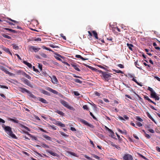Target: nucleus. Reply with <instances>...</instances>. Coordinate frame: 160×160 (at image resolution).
<instances>
[{"instance_id": "f257e3e1", "label": "nucleus", "mask_w": 160, "mask_h": 160, "mask_svg": "<svg viewBox=\"0 0 160 160\" xmlns=\"http://www.w3.org/2000/svg\"><path fill=\"white\" fill-rule=\"evenodd\" d=\"M4 130L8 134L13 138H16V137L15 135L13 133L12 130L11 128L8 126H5L4 128Z\"/></svg>"}, {"instance_id": "f03ea898", "label": "nucleus", "mask_w": 160, "mask_h": 160, "mask_svg": "<svg viewBox=\"0 0 160 160\" xmlns=\"http://www.w3.org/2000/svg\"><path fill=\"white\" fill-rule=\"evenodd\" d=\"M100 73H101L102 76L106 81H108V78H111L112 74L107 72H103L101 70L99 71Z\"/></svg>"}, {"instance_id": "7ed1b4c3", "label": "nucleus", "mask_w": 160, "mask_h": 160, "mask_svg": "<svg viewBox=\"0 0 160 160\" xmlns=\"http://www.w3.org/2000/svg\"><path fill=\"white\" fill-rule=\"evenodd\" d=\"M60 102L62 105H63L65 107L73 111L75 110V109L73 107L69 106L68 104V103L64 100H61Z\"/></svg>"}, {"instance_id": "20e7f679", "label": "nucleus", "mask_w": 160, "mask_h": 160, "mask_svg": "<svg viewBox=\"0 0 160 160\" xmlns=\"http://www.w3.org/2000/svg\"><path fill=\"white\" fill-rule=\"evenodd\" d=\"M21 80L25 84L27 85L29 87L31 88H32L33 87L32 85L31 84L30 82L27 79L24 78H22Z\"/></svg>"}, {"instance_id": "39448f33", "label": "nucleus", "mask_w": 160, "mask_h": 160, "mask_svg": "<svg viewBox=\"0 0 160 160\" xmlns=\"http://www.w3.org/2000/svg\"><path fill=\"white\" fill-rule=\"evenodd\" d=\"M10 120L11 121L17 123H19L20 125L21 126V127L24 128L27 130H28V128L25 126H24L20 123H19V121L17 119H15L12 118H10Z\"/></svg>"}, {"instance_id": "423d86ee", "label": "nucleus", "mask_w": 160, "mask_h": 160, "mask_svg": "<svg viewBox=\"0 0 160 160\" xmlns=\"http://www.w3.org/2000/svg\"><path fill=\"white\" fill-rule=\"evenodd\" d=\"M46 89L48 91H49L55 94L59 95L60 94V93H59L57 91L53 90L49 87H47Z\"/></svg>"}, {"instance_id": "0eeeda50", "label": "nucleus", "mask_w": 160, "mask_h": 160, "mask_svg": "<svg viewBox=\"0 0 160 160\" xmlns=\"http://www.w3.org/2000/svg\"><path fill=\"white\" fill-rule=\"evenodd\" d=\"M151 96L152 98H155L156 100H158L159 99V97L157 95L154 91L151 93Z\"/></svg>"}, {"instance_id": "6e6552de", "label": "nucleus", "mask_w": 160, "mask_h": 160, "mask_svg": "<svg viewBox=\"0 0 160 160\" xmlns=\"http://www.w3.org/2000/svg\"><path fill=\"white\" fill-rule=\"evenodd\" d=\"M80 121L85 125H87L91 128H93V126L92 125L89 123L87 121L84 119H81L80 120Z\"/></svg>"}, {"instance_id": "1a4fd4ad", "label": "nucleus", "mask_w": 160, "mask_h": 160, "mask_svg": "<svg viewBox=\"0 0 160 160\" xmlns=\"http://www.w3.org/2000/svg\"><path fill=\"white\" fill-rule=\"evenodd\" d=\"M46 151L48 153H49L51 155L53 156L56 157H58L59 156V155L57 153L54 152L51 150H46Z\"/></svg>"}, {"instance_id": "9d476101", "label": "nucleus", "mask_w": 160, "mask_h": 160, "mask_svg": "<svg viewBox=\"0 0 160 160\" xmlns=\"http://www.w3.org/2000/svg\"><path fill=\"white\" fill-rule=\"evenodd\" d=\"M123 159L125 160H132L133 159L132 156L129 154L125 155L123 157Z\"/></svg>"}, {"instance_id": "9b49d317", "label": "nucleus", "mask_w": 160, "mask_h": 160, "mask_svg": "<svg viewBox=\"0 0 160 160\" xmlns=\"http://www.w3.org/2000/svg\"><path fill=\"white\" fill-rule=\"evenodd\" d=\"M19 90L22 92V93L27 92L28 93L30 94L31 92L27 90L25 88H22L21 87H19Z\"/></svg>"}, {"instance_id": "f8f14e48", "label": "nucleus", "mask_w": 160, "mask_h": 160, "mask_svg": "<svg viewBox=\"0 0 160 160\" xmlns=\"http://www.w3.org/2000/svg\"><path fill=\"white\" fill-rule=\"evenodd\" d=\"M29 49L31 51V50H32L35 52H38L40 49V48H36L34 46H31L29 47Z\"/></svg>"}, {"instance_id": "ddd939ff", "label": "nucleus", "mask_w": 160, "mask_h": 160, "mask_svg": "<svg viewBox=\"0 0 160 160\" xmlns=\"http://www.w3.org/2000/svg\"><path fill=\"white\" fill-rule=\"evenodd\" d=\"M2 70H3L4 72L7 74L9 75L10 76H12L13 74L10 72H9L8 70L4 67H3L2 69Z\"/></svg>"}, {"instance_id": "4468645a", "label": "nucleus", "mask_w": 160, "mask_h": 160, "mask_svg": "<svg viewBox=\"0 0 160 160\" xmlns=\"http://www.w3.org/2000/svg\"><path fill=\"white\" fill-rule=\"evenodd\" d=\"M52 82L54 84H57L58 81L55 76H53L52 78Z\"/></svg>"}, {"instance_id": "2eb2a0df", "label": "nucleus", "mask_w": 160, "mask_h": 160, "mask_svg": "<svg viewBox=\"0 0 160 160\" xmlns=\"http://www.w3.org/2000/svg\"><path fill=\"white\" fill-rule=\"evenodd\" d=\"M71 66L74 68V69L78 71H80V70L79 68L76 63H74L71 64Z\"/></svg>"}, {"instance_id": "dca6fc26", "label": "nucleus", "mask_w": 160, "mask_h": 160, "mask_svg": "<svg viewBox=\"0 0 160 160\" xmlns=\"http://www.w3.org/2000/svg\"><path fill=\"white\" fill-rule=\"evenodd\" d=\"M55 124L62 127H65V125L62 123L61 122L58 121H56Z\"/></svg>"}, {"instance_id": "f3484780", "label": "nucleus", "mask_w": 160, "mask_h": 160, "mask_svg": "<svg viewBox=\"0 0 160 160\" xmlns=\"http://www.w3.org/2000/svg\"><path fill=\"white\" fill-rule=\"evenodd\" d=\"M2 49L6 52L7 53L10 54L11 56H12V54L11 53L9 49L8 48H7L6 47H3L2 48Z\"/></svg>"}, {"instance_id": "a211bd4d", "label": "nucleus", "mask_w": 160, "mask_h": 160, "mask_svg": "<svg viewBox=\"0 0 160 160\" xmlns=\"http://www.w3.org/2000/svg\"><path fill=\"white\" fill-rule=\"evenodd\" d=\"M38 100L39 101L41 102L44 103H47V101L44 99L42 98H38Z\"/></svg>"}, {"instance_id": "6ab92c4d", "label": "nucleus", "mask_w": 160, "mask_h": 160, "mask_svg": "<svg viewBox=\"0 0 160 160\" xmlns=\"http://www.w3.org/2000/svg\"><path fill=\"white\" fill-rule=\"evenodd\" d=\"M42 136L43 138L46 139L47 140H49V141H51V140H52L51 138L49 136L46 135H45V134L43 135Z\"/></svg>"}, {"instance_id": "aec40b11", "label": "nucleus", "mask_w": 160, "mask_h": 160, "mask_svg": "<svg viewBox=\"0 0 160 160\" xmlns=\"http://www.w3.org/2000/svg\"><path fill=\"white\" fill-rule=\"evenodd\" d=\"M23 62L27 66H28L29 68H32V65L31 63L25 61H23Z\"/></svg>"}, {"instance_id": "412c9836", "label": "nucleus", "mask_w": 160, "mask_h": 160, "mask_svg": "<svg viewBox=\"0 0 160 160\" xmlns=\"http://www.w3.org/2000/svg\"><path fill=\"white\" fill-rule=\"evenodd\" d=\"M75 57L78 58H80L83 61H84L85 60H88V59L84 58L82 56H81L80 55H76Z\"/></svg>"}, {"instance_id": "4be33fe9", "label": "nucleus", "mask_w": 160, "mask_h": 160, "mask_svg": "<svg viewBox=\"0 0 160 160\" xmlns=\"http://www.w3.org/2000/svg\"><path fill=\"white\" fill-rule=\"evenodd\" d=\"M41 145L42 147H43L45 148H49V146L48 145L46 144L43 142L41 143Z\"/></svg>"}, {"instance_id": "5701e85b", "label": "nucleus", "mask_w": 160, "mask_h": 160, "mask_svg": "<svg viewBox=\"0 0 160 160\" xmlns=\"http://www.w3.org/2000/svg\"><path fill=\"white\" fill-rule=\"evenodd\" d=\"M127 45L130 50L131 51L132 50V48L133 47V45L132 44L127 43Z\"/></svg>"}, {"instance_id": "b1692460", "label": "nucleus", "mask_w": 160, "mask_h": 160, "mask_svg": "<svg viewBox=\"0 0 160 160\" xmlns=\"http://www.w3.org/2000/svg\"><path fill=\"white\" fill-rule=\"evenodd\" d=\"M55 112L62 116H63L64 114L63 112L59 110H56L55 111Z\"/></svg>"}, {"instance_id": "393cba45", "label": "nucleus", "mask_w": 160, "mask_h": 160, "mask_svg": "<svg viewBox=\"0 0 160 160\" xmlns=\"http://www.w3.org/2000/svg\"><path fill=\"white\" fill-rule=\"evenodd\" d=\"M92 33L93 34V36L95 38L97 39L98 38V34L95 31H92Z\"/></svg>"}, {"instance_id": "a878e982", "label": "nucleus", "mask_w": 160, "mask_h": 160, "mask_svg": "<svg viewBox=\"0 0 160 160\" xmlns=\"http://www.w3.org/2000/svg\"><path fill=\"white\" fill-rule=\"evenodd\" d=\"M147 115L148 116L153 122H156L154 119L152 118L151 115L148 112H147Z\"/></svg>"}, {"instance_id": "bb28decb", "label": "nucleus", "mask_w": 160, "mask_h": 160, "mask_svg": "<svg viewBox=\"0 0 160 160\" xmlns=\"http://www.w3.org/2000/svg\"><path fill=\"white\" fill-rule=\"evenodd\" d=\"M137 154L139 157L142 158L146 160H149L148 158H146L145 156L142 155L141 154H140L139 153H137Z\"/></svg>"}, {"instance_id": "cd10ccee", "label": "nucleus", "mask_w": 160, "mask_h": 160, "mask_svg": "<svg viewBox=\"0 0 160 160\" xmlns=\"http://www.w3.org/2000/svg\"><path fill=\"white\" fill-rule=\"evenodd\" d=\"M132 80L133 81H134L138 85L140 86H142V85L140 83L138 82L137 80L134 78H133L132 79Z\"/></svg>"}, {"instance_id": "c85d7f7f", "label": "nucleus", "mask_w": 160, "mask_h": 160, "mask_svg": "<svg viewBox=\"0 0 160 160\" xmlns=\"http://www.w3.org/2000/svg\"><path fill=\"white\" fill-rule=\"evenodd\" d=\"M2 36L4 38H8V39H11V38L8 35H7L5 34H2Z\"/></svg>"}, {"instance_id": "c756f323", "label": "nucleus", "mask_w": 160, "mask_h": 160, "mask_svg": "<svg viewBox=\"0 0 160 160\" xmlns=\"http://www.w3.org/2000/svg\"><path fill=\"white\" fill-rule=\"evenodd\" d=\"M74 81L78 83H79L81 84L82 83V81L80 80L79 79H74Z\"/></svg>"}, {"instance_id": "7c9ffc66", "label": "nucleus", "mask_w": 160, "mask_h": 160, "mask_svg": "<svg viewBox=\"0 0 160 160\" xmlns=\"http://www.w3.org/2000/svg\"><path fill=\"white\" fill-rule=\"evenodd\" d=\"M24 76L26 77V78H28V79L30 80L31 78V77L28 74H27L26 73H24Z\"/></svg>"}, {"instance_id": "2f4dec72", "label": "nucleus", "mask_w": 160, "mask_h": 160, "mask_svg": "<svg viewBox=\"0 0 160 160\" xmlns=\"http://www.w3.org/2000/svg\"><path fill=\"white\" fill-rule=\"evenodd\" d=\"M105 128L106 130L109 132L111 134H113L114 133L113 131L110 129L108 127L105 126Z\"/></svg>"}, {"instance_id": "473e14b6", "label": "nucleus", "mask_w": 160, "mask_h": 160, "mask_svg": "<svg viewBox=\"0 0 160 160\" xmlns=\"http://www.w3.org/2000/svg\"><path fill=\"white\" fill-rule=\"evenodd\" d=\"M113 70L115 72H117V73H121L122 74L123 73V72L120 70L114 69Z\"/></svg>"}, {"instance_id": "72a5a7b5", "label": "nucleus", "mask_w": 160, "mask_h": 160, "mask_svg": "<svg viewBox=\"0 0 160 160\" xmlns=\"http://www.w3.org/2000/svg\"><path fill=\"white\" fill-rule=\"evenodd\" d=\"M13 48L15 50H18L19 49V47L16 44H12Z\"/></svg>"}, {"instance_id": "f704fd0d", "label": "nucleus", "mask_w": 160, "mask_h": 160, "mask_svg": "<svg viewBox=\"0 0 160 160\" xmlns=\"http://www.w3.org/2000/svg\"><path fill=\"white\" fill-rule=\"evenodd\" d=\"M42 93L44 94L47 95H49L50 93L49 92H47L46 91L43 90L42 91Z\"/></svg>"}, {"instance_id": "c9c22d12", "label": "nucleus", "mask_w": 160, "mask_h": 160, "mask_svg": "<svg viewBox=\"0 0 160 160\" xmlns=\"http://www.w3.org/2000/svg\"><path fill=\"white\" fill-rule=\"evenodd\" d=\"M138 61H137L134 62L135 65L138 68H139L140 70L142 69V68L140 67H138V66H139V65L138 64Z\"/></svg>"}, {"instance_id": "e433bc0d", "label": "nucleus", "mask_w": 160, "mask_h": 160, "mask_svg": "<svg viewBox=\"0 0 160 160\" xmlns=\"http://www.w3.org/2000/svg\"><path fill=\"white\" fill-rule=\"evenodd\" d=\"M60 133L62 135L64 136L65 137H68V135L66 134L64 132H60Z\"/></svg>"}, {"instance_id": "4c0bfd02", "label": "nucleus", "mask_w": 160, "mask_h": 160, "mask_svg": "<svg viewBox=\"0 0 160 160\" xmlns=\"http://www.w3.org/2000/svg\"><path fill=\"white\" fill-rule=\"evenodd\" d=\"M92 156L93 158H95L96 159L98 160L100 159V158L99 156H98L95 154H92Z\"/></svg>"}, {"instance_id": "58836bf2", "label": "nucleus", "mask_w": 160, "mask_h": 160, "mask_svg": "<svg viewBox=\"0 0 160 160\" xmlns=\"http://www.w3.org/2000/svg\"><path fill=\"white\" fill-rule=\"evenodd\" d=\"M40 54L43 58H46L47 57V55L44 53L42 52V53H40Z\"/></svg>"}, {"instance_id": "ea45409f", "label": "nucleus", "mask_w": 160, "mask_h": 160, "mask_svg": "<svg viewBox=\"0 0 160 160\" xmlns=\"http://www.w3.org/2000/svg\"><path fill=\"white\" fill-rule=\"evenodd\" d=\"M136 119L137 120L140 122H142L143 121V120L142 118H141L139 116L136 117Z\"/></svg>"}, {"instance_id": "a19ab883", "label": "nucleus", "mask_w": 160, "mask_h": 160, "mask_svg": "<svg viewBox=\"0 0 160 160\" xmlns=\"http://www.w3.org/2000/svg\"><path fill=\"white\" fill-rule=\"evenodd\" d=\"M136 124L139 127H140L142 125V124L139 122H137Z\"/></svg>"}, {"instance_id": "79ce46f5", "label": "nucleus", "mask_w": 160, "mask_h": 160, "mask_svg": "<svg viewBox=\"0 0 160 160\" xmlns=\"http://www.w3.org/2000/svg\"><path fill=\"white\" fill-rule=\"evenodd\" d=\"M90 115L92 116L93 119H94L95 120H97V118L94 116L93 114L91 112H90Z\"/></svg>"}, {"instance_id": "37998d69", "label": "nucleus", "mask_w": 160, "mask_h": 160, "mask_svg": "<svg viewBox=\"0 0 160 160\" xmlns=\"http://www.w3.org/2000/svg\"><path fill=\"white\" fill-rule=\"evenodd\" d=\"M144 135L145 136V137L147 139H149L151 138L149 134H147V133H146V134H145Z\"/></svg>"}, {"instance_id": "c03bdc74", "label": "nucleus", "mask_w": 160, "mask_h": 160, "mask_svg": "<svg viewBox=\"0 0 160 160\" xmlns=\"http://www.w3.org/2000/svg\"><path fill=\"white\" fill-rule=\"evenodd\" d=\"M0 88H4L7 89H8V87L7 86L1 85L0 84Z\"/></svg>"}, {"instance_id": "a18cd8bd", "label": "nucleus", "mask_w": 160, "mask_h": 160, "mask_svg": "<svg viewBox=\"0 0 160 160\" xmlns=\"http://www.w3.org/2000/svg\"><path fill=\"white\" fill-rule=\"evenodd\" d=\"M8 19L9 20L12 21V22H14L15 23H18V22L16 21L15 20H12L10 18H8Z\"/></svg>"}, {"instance_id": "49530a36", "label": "nucleus", "mask_w": 160, "mask_h": 160, "mask_svg": "<svg viewBox=\"0 0 160 160\" xmlns=\"http://www.w3.org/2000/svg\"><path fill=\"white\" fill-rule=\"evenodd\" d=\"M60 36L64 40H66V37L64 36L63 34L62 33H61L60 34Z\"/></svg>"}, {"instance_id": "de8ad7c7", "label": "nucleus", "mask_w": 160, "mask_h": 160, "mask_svg": "<svg viewBox=\"0 0 160 160\" xmlns=\"http://www.w3.org/2000/svg\"><path fill=\"white\" fill-rule=\"evenodd\" d=\"M33 40L37 41H41V38H37L34 39Z\"/></svg>"}, {"instance_id": "09e8293b", "label": "nucleus", "mask_w": 160, "mask_h": 160, "mask_svg": "<svg viewBox=\"0 0 160 160\" xmlns=\"http://www.w3.org/2000/svg\"><path fill=\"white\" fill-rule=\"evenodd\" d=\"M69 153L71 155L73 156H74L75 157H77V154L74 152H70Z\"/></svg>"}, {"instance_id": "8fccbe9b", "label": "nucleus", "mask_w": 160, "mask_h": 160, "mask_svg": "<svg viewBox=\"0 0 160 160\" xmlns=\"http://www.w3.org/2000/svg\"><path fill=\"white\" fill-rule=\"evenodd\" d=\"M49 127H51L52 129L54 130H56L57 129L56 127L53 125H49Z\"/></svg>"}, {"instance_id": "3c124183", "label": "nucleus", "mask_w": 160, "mask_h": 160, "mask_svg": "<svg viewBox=\"0 0 160 160\" xmlns=\"http://www.w3.org/2000/svg\"><path fill=\"white\" fill-rule=\"evenodd\" d=\"M73 93L76 96H78L80 95V94L77 91H74Z\"/></svg>"}, {"instance_id": "603ef678", "label": "nucleus", "mask_w": 160, "mask_h": 160, "mask_svg": "<svg viewBox=\"0 0 160 160\" xmlns=\"http://www.w3.org/2000/svg\"><path fill=\"white\" fill-rule=\"evenodd\" d=\"M149 132L151 133H153L155 132L152 129H148L147 130Z\"/></svg>"}, {"instance_id": "864d4df0", "label": "nucleus", "mask_w": 160, "mask_h": 160, "mask_svg": "<svg viewBox=\"0 0 160 160\" xmlns=\"http://www.w3.org/2000/svg\"><path fill=\"white\" fill-rule=\"evenodd\" d=\"M83 108L85 110H88V108L87 105H84L83 106Z\"/></svg>"}, {"instance_id": "5fc2aeb1", "label": "nucleus", "mask_w": 160, "mask_h": 160, "mask_svg": "<svg viewBox=\"0 0 160 160\" xmlns=\"http://www.w3.org/2000/svg\"><path fill=\"white\" fill-rule=\"evenodd\" d=\"M118 66L120 68H124L123 65L121 64H118Z\"/></svg>"}, {"instance_id": "6e6d98bb", "label": "nucleus", "mask_w": 160, "mask_h": 160, "mask_svg": "<svg viewBox=\"0 0 160 160\" xmlns=\"http://www.w3.org/2000/svg\"><path fill=\"white\" fill-rule=\"evenodd\" d=\"M144 98L145 100H147L148 101L150 99L149 97L147 96H144Z\"/></svg>"}, {"instance_id": "4d7b16f0", "label": "nucleus", "mask_w": 160, "mask_h": 160, "mask_svg": "<svg viewBox=\"0 0 160 160\" xmlns=\"http://www.w3.org/2000/svg\"><path fill=\"white\" fill-rule=\"evenodd\" d=\"M148 90H149L151 92H152L154 91L153 90L152 88L148 87Z\"/></svg>"}, {"instance_id": "13d9d810", "label": "nucleus", "mask_w": 160, "mask_h": 160, "mask_svg": "<svg viewBox=\"0 0 160 160\" xmlns=\"http://www.w3.org/2000/svg\"><path fill=\"white\" fill-rule=\"evenodd\" d=\"M123 118L127 120H128L129 119V118L126 115H124L123 116Z\"/></svg>"}, {"instance_id": "bf43d9fd", "label": "nucleus", "mask_w": 160, "mask_h": 160, "mask_svg": "<svg viewBox=\"0 0 160 160\" xmlns=\"http://www.w3.org/2000/svg\"><path fill=\"white\" fill-rule=\"evenodd\" d=\"M0 122L4 123L5 122V121L4 120L0 118Z\"/></svg>"}, {"instance_id": "052dcab7", "label": "nucleus", "mask_w": 160, "mask_h": 160, "mask_svg": "<svg viewBox=\"0 0 160 160\" xmlns=\"http://www.w3.org/2000/svg\"><path fill=\"white\" fill-rule=\"evenodd\" d=\"M70 130L73 131H76V129L72 127H71Z\"/></svg>"}, {"instance_id": "680f3d73", "label": "nucleus", "mask_w": 160, "mask_h": 160, "mask_svg": "<svg viewBox=\"0 0 160 160\" xmlns=\"http://www.w3.org/2000/svg\"><path fill=\"white\" fill-rule=\"evenodd\" d=\"M84 157L85 158H87V159H88L89 160H91V158L90 157L88 156L86 154H85L84 155Z\"/></svg>"}, {"instance_id": "e2e57ef3", "label": "nucleus", "mask_w": 160, "mask_h": 160, "mask_svg": "<svg viewBox=\"0 0 160 160\" xmlns=\"http://www.w3.org/2000/svg\"><path fill=\"white\" fill-rule=\"evenodd\" d=\"M33 69L34 71L38 72V70L34 66L33 67Z\"/></svg>"}, {"instance_id": "0e129e2a", "label": "nucleus", "mask_w": 160, "mask_h": 160, "mask_svg": "<svg viewBox=\"0 0 160 160\" xmlns=\"http://www.w3.org/2000/svg\"><path fill=\"white\" fill-rule=\"evenodd\" d=\"M118 119H120V120H124V119L123 118V117H122L121 116H119L118 117Z\"/></svg>"}, {"instance_id": "69168bd1", "label": "nucleus", "mask_w": 160, "mask_h": 160, "mask_svg": "<svg viewBox=\"0 0 160 160\" xmlns=\"http://www.w3.org/2000/svg\"><path fill=\"white\" fill-rule=\"evenodd\" d=\"M0 95L3 98H6L5 96V95L4 94H2V93H0Z\"/></svg>"}, {"instance_id": "338daca9", "label": "nucleus", "mask_w": 160, "mask_h": 160, "mask_svg": "<svg viewBox=\"0 0 160 160\" xmlns=\"http://www.w3.org/2000/svg\"><path fill=\"white\" fill-rule=\"evenodd\" d=\"M154 78L157 79L158 81H160V78L157 76H154Z\"/></svg>"}, {"instance_id": "774afa93", "label": "nucleus", "mask_w": 160, "mask_h": 160, "mask_svg": "<svg viewBox=\"0 0 160 160\" xmlns=\"http://www.w3.org/2000/svg\"><path fill=\"white\" fill-rule=\"evenodd\" d=\"M157 150L158 152H160V148L158 147H156Z\"/></svg>"}]
</instances>
